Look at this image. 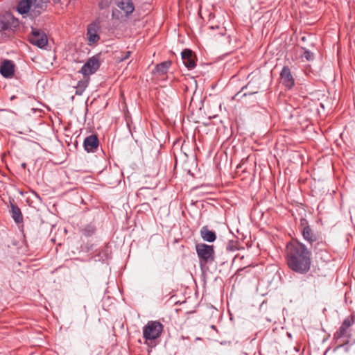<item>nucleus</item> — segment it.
<instances>
[{
    "label": "nucleus",
    "mask_w": 355,
    "mask_h": 355,
    "mask_svg": "<svg viewBox=\"0 0 355 355\" xmlns=\"http://www.w3.org/2000/svg\"><path fill=\"white\" fill-rule=\"evenodd\" d=\"M312 253L307 247L297 239H293L286 245V259L290 270L305 275L311 269Z\"/></svg>",
    "instance_id": "nucleus-1"
},
{
    "label": "nucleus",
    "mask_w": 355,
    "mask_h": 355,
    "mask_svg": "<svg viewBox=\"0 0 355 355\" xmlns=\"http://www.w3.org/2000/svg\"><path fill=\"white\" fill-rule=\"evenodd\" d=\"M49 3V0H19L17 11L34 19L46 10Z\"/></svg>",
    "instance_id": "nucleus-2"
},
{
    "label": "nucleus",
    "mask_w": 355,
    "mask_h": 355,
    "mask_svg": "<svg viewBox=\"0 0 355 355\" xmlns=\"http://www.w3.org/2000/svg\"><path fill=\"white\" fill-rule=\"evenodd\" d=\"M196 251L199 259V265L203 271L207 269V265L215 261V250L212 245L200 243L196 245Z\"/></svg>",
    "instance_id": "nucleus-3"
},
{
    "label": "nucleus",
    "mask_w": 355,
    "mask_h": 355,
    "mask_svg": "<svg viewBox=\"0 0 355 355\" xmlns=\"http://www.w3.org/2000/svg\"><path fill=\"white\" fill-rule=\"evenodd\" d=\"M164 326L159 321H149L143 328V337L146 340H155L160 336Z\"/></svg>",
    "instance_id": "nucleus-4"
},
{
    "label": "nucleus",
    "mask_w": 355,
    "mask_h": 355,
    "mask_svg": "<svg viewBox=\"0 0 355 355\" xmlns=\"http://www.w3.org/2000/svg\"><path fill=\"white\" fill-rule=\"evenodd\" d=\"M300 226L302 227L301 232L303 239L311 245H313L314 242L318 241L321 236V233L314 231L305 218L300 220Z\"/></svg>",
    "instance_id": "nucleus-5"
},
{
    "label": "nucleus",
    "mask_w": 355,
    "mask_h": 355,
    "mask_svg": "<svg viewBox=\"0 0 355 355\" xmlns=\"http://www.w3.org/2000/svg\"><path fill=\"white\" fill-rule=\"evenodd\" d=\"M28 41L40 49H44L48 44L46 33L40 29L33 27L31 33L28 35Z\"/></svg>",
    "instance_id": "nucleus-6"
},
{
    "label": "nucleus",
    "mask_w": 355,
    "mask_h": 355,
    "mask_svg": "<svg viewBox=\"0 0 355 355\" xmlns=\"http://www.w3.org/2000/svg\"><path fill=\"white\" fill-rule=\"evenodd\" d=\"M100 67V62L98 58L93 56L87 60L79 71L83 76L89 77V75L94 74Z\"/></svg>",
    "instance_id": "nucleus-7"
},
{
    "label": "nucleus",
    "mask_w": 355,
    "mask_h": 355,
    "mask_svg": "<svg viewBox=\"0 0 355 355\" xmlns=\"http://www.w3.org/2000/svg\"><path fill=\"white\" fill-rule=\"evenodd\" d=\"M181 57L184 66L189 70L196 66V55L195 53L189 49H184L181 53Z\"/></svg>",
    "instance_id": "nucleus-8"
},
{
    "label": "nucleus",
    "mask_w": 355,
    "mask_h": 355,
    "mask_svg": "<svg viewBox=\"0 0 355 355\" xmlns=\"http://www.w3.org/2000/svg\"><path fill=\"white\" fill-rule=\"evenodd\" d=\"M355 315L352 314L346 318L338 331L334 334L335 339H340L344 336H347L348 329L354 323Z\"/></svg>",
    "instance_id": "nucleus-9"
},
{
    "label": "nucleus",
    "mask_w": 355,
    "mask_h": 355,
    "mask_svg": "<svg viewBox=\"0 0 355 355\" xmlns=\"http://www.w3.org/2000/svg\"><path fill=\"white\" fill-rule=\"evenodd\" d=\"M83 147L87 153H95L99 147V139L95 134L87 136L83 141Z\"/></svg>",
    "instance_id": "nucleus-10"
},
{
    "label": "nucleus",
    "mask_w": 355,
    "mask_h": 355,
    "mask_svg": "<svg viewBox=\"0 0 355 355\" xmlns=\"http://www.w3.org/2000/svg\"><path fill=\"white\" fill-rule=\"evenodd\" d=\"M15 33L9 20L0 19V40H7L11 38Z\"/></svg>",
    "instance_id": "nucleus-11"
},
{
    "label": "nucleus",
    "mask_w": 355,
    "mask_h": 355,
    "mask_svg": "<svg viewBox=\"0 0 355 355\" xmlns=\"http://www.w3.org/2000/svg\"><path fill=\"white\" fill-rule=\"evenodd\" d=\"M99 29L100 26L96 22H93L88 25L87 29V37L89 45H92L100 40V36L98 33Z\"/></svg>",
    "instance_id": "nucleus-12"
},
{
    "label": "nucleus",
    "mask_w": 355,
    "mask_h": 355,
    "mask_svg": "<svg viewBox=\"0 0 355 355\" xmlns=\"http://www.w3.org/2000/svg\"><path fill=\"white\" fill-rule=\"evenodd\" d=\"M280 78L283 85L288 89H291L295 85V80L288 66H284L280 73Z\"/></svg>",
    "instance_id": "nucleus-13"
},
{
    "label": "nucleus",
    "mask_w": 355,
    "mask_h": 355,
    "mask_svg": "<svg viewBox=\"0 0 355 355\" xmlns=\"http://www.w3.org/2000/svg\"><path fill=\"white\" fill-rule=\"evenodd\" d=\"M0 73L6 78H12L15 73L13 62L10 60H5L0 66Z\"/></svg>",
    "instance_id": "nucleus-14"
},
{
    "label": "nucleus",
    "mask_w": 355,
    "mask_h": 355,
    "mask_svg": "<svg viewBox=\"0 0 355 355\" xmlns=\"http://www.w3.org/2000/svg\"><path fill=\"white\" fill-rule=\"evenodd\" d=\"M201 238L204 241L212 243L216 241L217 236L214 231L210 230L208 226H203L200 231Z\"/></svg>",
    "instance_id": "nucleus-15"
},
{
    "label": "nucleus",
    "mask_w": 355,
    "mask_h": 355,
    "mask_svg": "<svg viewBox=\"0 0 355 355\" xmlns=\"http://www.w3.org/2000/svg\"><path fill=\"white\" fill-rule=\"evenodd\" d=\"M118 7L122 10L126 16H128L135 10V6L132 0H120L117 4Z\"/></svg>",
    "instance_id": "nucleus-16"
},
{
    "label": "nucleus",
    "mask_w": 355,
    "mask_h": 355,
    "mask_svg": "<svg viewBox=\"0 0 355 355\" xmlns=\"http://www.w3.org/2000/svg\"><path fill=\"white\" fill-rule=\"evenodd\" d=\"M312 246L316 254L323 251L327 252L329 248L328 243L326 242L324 239H322V236L319 238L318 241L314 242Z\"/></svg>",
    "instance_id": "nucleus-17"
},
{
    "label": "nucleus",
    "mask_w": 355,
    "mask_h": 355,
    "mask_svg": "<svg viewBox=\"0 0 355 355\" xmlns=\"http://www.w3.org/2000/svg\"><path fill=\"white\" fill-rule=\"evenodd\" d=\"M12 217L16 223L23 222V216L19 207L15 203L10 202Z\"/></svg>",
    "instance_id": "nucleus-18"
},
{
    "label": "nucleus",
    "mask_w": 355,
    "mask_h": 355,
    "mask_svg": "<svg viewBox=\"0 0 355 355\" xmlns=\"http://www.w3.org/2000/svg\"><path fill=\"white\" fill-rule=\"evenodd\" d=\"M171 63L172 62L171 60H167V61L162 62L159 64H157L155 66V69L153 70V73H156L158 75L166 74L167 73L169 67H171Z\"/></svg>",
    "instance_id": "nucleus-19"
},
{
    "label": "nucleus",
    "mask_w": 355,
    "mask_h": 355,
    "mask_svg": "<svg viewBox=\"0 0 355 355\" xmlns=\"http://www.w3.org/2000/svg\"><path fill=\"white\" fill-rule=\"evenodd\" d=\"M83 76V78L82 80H80L77 83L75 92L76 95H82L85 89L88 86L90 78L87 76Z\"/></svg>",
    "instance_id": "nucleus-20"
},
{
    "label": "nucleus",
    "mask_w": 355,
    "mask_h": 355,
    "mask_svg": "<svg viewBox=\"0 0 355 355\" xmlns=\"http://www.w3.org/2000/svg\"><path fill=\"white\" fill-rule=\"evenodd\" d=\"M110 247L106 245L103 248L96 250L95 257H98V261H103L110 258Z\"/></svg>",
    "instance_id": "nucleus-21"
},
{
    "label": "nucleus",
    "mask_w": 355,
    "mask_h": 355,
    "mask_svg": "<svg viewBox=\"0 0 355 355\" xmlns=\"http://www.w3.org/2000/svg\"><path fill=\"white\" fill-rule=\"evenodd\" d=\"M96 230V227L93 224L90 223L82 228L80 230V232L85 236L89 237L95 234Z\"/></svg>",
    "instance_id": "nucleus-22"
},
{
    "label": "nucleus",
    "mask_w": 355,
    "mask_h": 355,
    "mask_svg": "<svg viewBox=\"0 0 355 355\" xmlns=\"http://www.w3.org/2000/svg\"><path fill=\"white\" fill-rule=\"evenodd\" d=\"M239 248V241L236 240H230L227 244L226 250L227 251H235Z\"/></svg>",
    "instance_id": "nucleus-23"
},
{
    "label": "nucleus",
    "mask_w": 355,
    "mask_h": 355,
    "mask_svg": "<svg viewBox=\"0 0 355 355\" xmlns=\"http://www.w3.org/2000/svg\"><path fill=\"white\" fill-rule=\"evenodd\" d=\"M306 60L309 61L313 59V54L308 50H305L302 55Z\"/></svg>",
    "instance_id": "nucleus-24"
},
{
    "label": "nucleus",
    "mask_w": 355,
    "mask_h": 355,
    "mask_svg": "<svg viewBox=\"0 0 355 355\" xmlns=\"http://www.w3.org/2000/svg\"><path fill=\"white\" fill-rule=\"evenodd\" d=\"M131 54V52L130 51H125L124 53V55H123L121 58V60L123 61V60H127L130 55Z\"/></svg>",
    "instance_id": "nucleus-25"
},
{
    "label": "nucleus",
    "mask_w": 355,
    "mask_h": 355,
    "mask_svg": "<svg viewBox=\"0 0 355 355\" xmlns=\"http://www.w3.org/2000/svg\"><path fill=\"white\" fill-rule=\"evenodd\" d=\"M251 84H252V82H251V81H250V82H249V83H248V85H245V86H244V87H242V90H243V89H247L248 87H249L251 85Z\"/></svg>",
    "instance_id": "nucleus-26"
},
{
    "label": "nucleus",
    "mask_w": 355,
    "mask_h": 355,
    "mask_svg": "<svg viewBox=\"0 0 355 355\" xmlns=\"http://www.w3.org/2000/svg\"><path fill=\"white\" fill-rule=\"evenodd\" d=\"M258 92V90L256 89V90H252L249 92V94L251 95V94H257Z\"/></svg>",
    "instance_id": "nucleus-27"
},
{
    "label": "nucleus",
    "mask_w": 355,
    "mask_h": 355,
    "mask_svg": "<svg viewBox=\"0 0 355 355\" xmlns=\"http://www.w3.org/2000/svg\"><path fill=\"white\" fill-rule=\"evenodd\" d=\"M99 8H100L101 9H103V8H104L103 3H99Z\"/></svg>",
    "instance_id": "nucleus-28"
},
{
    "label": "nucleus",
    "mask_w": 355,
    "mask_h": 355,
    "mask_svg": "<svg viewBox=\"0 0 355 355\" xmlns=\"http://www.w3.org/2000/svg\"><path fill=\"white\" fill-rule=\"evenodd\" d=\"M54 1V3H59L60 2V0H53Z\"/></svg>",
    "instance_id": "nucleus-29"
}]
</instances>
